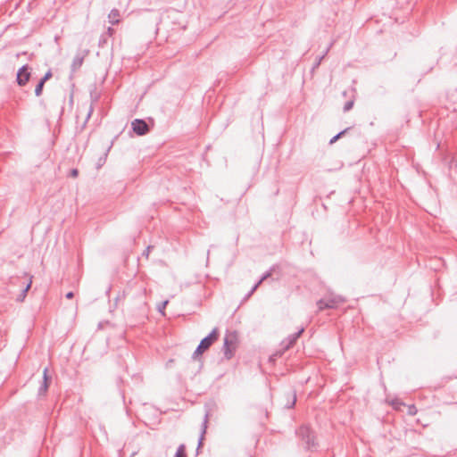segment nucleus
I'll return each instance as SVG.
<instances>
[{"label":"nucleus","instance_id":"f704fd0d","mask_svg":"<svg viewBox=\"0 0 457 457\" xmlns=\"http://www.w3.org/2000/svg\"><path fill=\"white\" fill-rule=\"evenodd\" d=\"M253 294V292H252V289L248 292V294L245 296V299H248Z\"/></svg>","mask_w":457,"mask_h":457},{"label":"nucleus","instance_id":"423d86ee","mask_svg":"<svg viewBox=\"0 0 457 457\" xmlns=\"http://www.w3.org/2000/svg\"><path fill=\"white\" fill-rule=\"evenodd\" d=\"M304 328L302 327L300 329H298L297 332L291 334L287 338H285L280 344L283 351L290 349L296 343L297 339L301 337Z\"/></svg>","mask_w":457,"mask_h":457},{"label":"nucleus","instance_id":"7ed1b4c3","mask_svg":"<svg viewBox=\"0 0 457 457\" xmlns=\"http://www.w3.org/2000/svg\"><path fill=\"white\" fill-rule=\"evenodd\" d=\"M237 337L236 332L226 334L223 340L222 351L227 360H230L237 346Z\"/></svg>","mask_w":457,"mask_h":457},{"label":"nucleus","instance_id":"473e14b6","mask_svg":"<svg viewBox=\"0 0 457 457\" xmlns=\"http://www.w3.org/2000/svg\"><path fill=\"white\" fill-rule=\"evenodd\" d=\"M47 80L48 79L45 76H43L38 82L45 85Z\"/></svg>","mask_w":457,"mask_h":457},{"label":"nucleus","instance_id":"393cba45","mask_svg":"<svg viewBox=\"0 0 457 457\" xmlns=\"http://www.w3.org/2000/svg\"><path fill=\"white\" fill-rule=\"evenodd\" d=\"M350 129H351V128H346V129H343L342 131L338 132L337 134V137H338V139L341 138Z\"/></svg>","mask_w":457,"mask_h":457},{"label":"nucleus","instance_id":"f8f14e48","mask_svg":"<svg viewBox=\"0 0 457 457\" xmlns=\"http://www.w3.org/2000/svg\"><path fill=\"white\" fill-rule=\"evenodd\" d=\"M120 12L117 9H112L110 13L108 14L109 22L112 25L118 24L120 20Z\"/></svg>","mask_w":457,"mask_h":457},{"label":"nucleus","instance_id":"c9c22d12","mask_svg":"<svg viewBox=\"0 0 457 457\" xmlns=\"http://www.w3.org/2000/svg\"><path fill=\"white\" fill-rule=\"evenodd\" d=\"M141 303H145V299H141Z\"/></svg>","mask_w":457,"mask_h":457},{"label":"nucleus","instance_id":"2eb2a0df","mask_svg":"<svg viewBox=\"0 0 457 457\" xmlns=\"http://www.w3.org/2000/svg\"><path fill=\"white\" fill-rule=\"evenodd\" d=\"M174 457H187L186 445L184 444L179 445Z\"/></svg>","mask_w":457,"mask_h":457},{"label":"nucleus","instance_id":"c85d7f7f","mask_svg":"<svg viewBox=\"0 0 457 457\" xmlns=\"http://www.w3.org/2000/svg\"><path fill=\"white\" fill-rule=\"evenodd\" d=\"M114 31H115V30H114L112 28L109 27V28L107 29L106 35H107V36H109V37H111V36H112V34L114 33Z\"/></svg>","mask_w":457,"mask_h":457},{"label":"nucleus","instance_id":"2f4dec72","mask_svg":"<svg viewBox=\"0 0 457 457\" xmlns=\"http://www.w3.org/2000/svg\"><path fill=\"white\" fill-rule=\"evenodd\" d=\"M73 296H74L73 292H68V293L66 294V295H65V297H66L67 299H71V298H73Z\"/></svg>","mask_w":457,"mask_h":457},{"label":"nucleus","instance_id":"0eeeda50","mask_svg":"<svg viewBox=\"0 0 457 457\" xmlns=\"http://www.w3.org/2000/svg\"><path fill=\"white\" fill-rule=\"evenodd\" d=\"M209 416H210V411L207 410L205 411V414H204V420H203V423H202V426H201V434H200V437H199V440H198V445H197V448H196V451L198 452L199 449L203 446V441L204 439V435L206 434V429H207V424H208V420H209Z\"/></svg>","mask_w":457,"mask_h":457},{"label":"nucleus","instance_id":"39448f33","mask_svg":"<svg viewBox=\"0 0 457 457\" xmlns=\"http://www.w3.org/2000/svg\"><path fill=\"white\" fill-rule=\"evenodd\" d=\"M30 77V68L28 64H25L18 70L16 82L20 87H23L29 81Z\"/></svg>","mask_w":457,"mask_h":457},{"label":"nucleus","instance_id":"6e6552de","mask_svg":"<svg viewBox=\"0 0 457 457\" xmlns=\"http://www.w3.org/2000/svg\"><path fill=\"white\" fill-rule=\"evenodd\" d=\"M84 62V56H81L79 54H77L72 61L71 69V72L74 73L77 70H79Z\"/></svg>","mask_w":457,"mask_h":457},{"label":"nucleus","instance_id":"f257e3e1","mask_svg":"<svg viewBox=\"0 0 457 457\" xmlns=\"http://www.w3.org/2000/svg\"><path fill=\"white\" fill-rule=\"evenodd\" d=\"M219 338V329L214 328L209 335L204 337L196 349L195 350L192 358L196 359L199 355L203 354L206 350H208L211 345L217 341Z\"/></svg>","mask_w":457,"mask_h":457},{"label":"nucleus","instance_id":"4be33fe9","mask_svg":"<svg viewBox=\"0 0 457 457\" xmlns=\"http://www.w3.org/2000/svg\"><path fill=\"white\" fill-rule=\"evenodd\" d=\"M169 301L168 300H165L163 302H162L159 306H158V311L161 312V313H163V310L165 309V307L167 306Z\"/></svg>","mask_w":457,"mask_h":457},{"label":"nucleus","instance_id":"4468645a","mask_svg":"<svg viewBox=\"0 0 457 457\" xmlns=\"http://www.w3.org/2000/svg\"><path fill=\"white\" fill-rule=\"evenodd\" d=\"M342 302H344V298H342L341 296H335V297H331V298L328 299L327 304L331 305L330 309H334L337 306V304L339 303H342Z\"/></svg>","mask_w":457,"mask_h":457},{"label":"nucleus","instance_id":"5701e85b","mask_svg":"<svg viewBox=\"0 0 457 457\" xmlns=\"http://www.w3.org/2000/svg\"><path fill=\"white\" fill-rule=\"evenodd\" d=\"M416 412H417V409H416V407L414 405L409 406L408 413L410 415H415Z\"/></svg>","mask_w":457,"mask_h":457},{"label":"nucleus","instance_id":"412c9836","mask_svg":"<svg viewBox=\"0 0 457 457\" xmlns=\"http://www.w3.org/2000/svg\"><path fill=\"white\" fill-rule=\"evenodd\" d=\"M93 112H94V107H93V104H91V105H90V107H89L88 112H87V117H86L85 122H84V124H83V126H82L83 128L86 126L87 122V121H88V120L90 119V117H91V115H92V113H93Z\"/></svg>","mask_w":457,"mask_h":457},{"label":"nucleus","instance_id":"a878e982","mask_svg":"<svg viewBox=\"0 0 457 457\" xmlns=\"http://www.w3.org/2000/svg\"><path fill=\"white\" fill-rule=\"evenodd\" d=\"M79 175V170L78 169H72L70 171V176L72 177V178H77Z\"/></svg>","mask_w":457,"mask_h":457},{"label":"nucleus","instance_id":"e433bc0d","mask_svg":"<svg viewBox=\"0 0 457 457\" xmlns=\"http://www.w3.org/2000/svg\"><path fill=\"white\" fill-rule=\"evenodd\" d=\"M97 101V96H96L93 100V102H96Z\"/></svg>","mask_w":457,"mask_h":457},{"label":"nucleus","instance_id":"1a4fd4ad","mask_svg":"<svg viewBox=\"0 0 457 457\" xmlns=\"http://www.w3.org/2000/svg\"><path fill=\"white\" fill-rule=\"evenodd\" d=\"M48 380L49 377L47 376V369L46 368L43 372V382L42 385L38 388V394H45L48 388Z\"/></svg>","mask_w":457,"mask_h":457},{"label":"nucleus","instance_id":"bb28decb","mask_svg":"<svg viewBox=\"0 0 457 457\" xmlns=\"http://www.w3.org/2000/svg\"><path fill=\"white\" fill-rule=\"evenodd\" d=\"M153 248L152 245H148L146 249L143 252V256H145L146 258L149 256L150 251Z\"/></svg>","mask_w":457,"mask_h":457},{"label":"nucleus","instance_id":"a211bd4d","mask_svg":"<svg viewBox=\"0 0 457 457\" xmlns=\"http://www.w3.org/2000/svg\"><path fill=\"white\" fill-rule=\"evenodd\" d=\"M353 104H354V99H350L349 101H347V102L345 104V105H344V107H343V111H344L345 112H349V111L353 108Z\"/></svg>","mask_w":457,"mask_h":457},{"label":"nucleus","instance_id":"6ab92c4d","mask_svg":"<svg viewBox=\"0 0 457 457\" xmlns=\"http://www.w3.org/2000/svg\"><path fill=\"white\" fill-rule=\"evenodd\" d=\"M44 84H41L40 82H38L35 87V95L36 96H40L42 95V92H43V88H44Z\"/></svg>","mask_w":457,"mask_h":457},{"label":"nucleus","instance_id":"ddd939ff","mask_svg":"<svg viewBox=\"0 0 457 457\" xmlns=\"http://www.w3.org/2000/svg\"><path fill=\"white\" fill-rule=\"evenodd\" d=\"M272 270L273 269H270V270H268L267 272H265L262 278L259 279V281L252 287V292H254L258 287L265 280L267 279L268 278H270L272 274Z\"/></svg>","mask_w":457,"mask_h":457},{"label":"nucleus","instance_id":"f03ea898","mask_svg":"<svg viewBox=\"0 0 457 457\" xmlns=\"http://www.w3.org/2000/svg\"><path fill=\"white\" fill-rule=\"evenodd\" d=\"M297 437L303 443L304 448L312 450L317 444L315 442L314 432L306 425L301 426L295 430Z\"/></svg>","mask_w":457,"mask_h":457},{"label":"nucleus","instance_id":"f3484780","mask_svg":"<svg viewBox=\"0 0 457 457\" xmlns=\"http://www.w3.org/2000/svg\"><path fill=\"white\" fill-rule=\"evenodd\" d=\"M30 286H31V281L26 286V287L21 291V293L20 294V295L18 296V300L19 301H23V299L26 297L27 295V293L29 291V289L30 288Z\"/></svg>","mask_w":457,"mask_h":457},{"label":"nucleus","instance_id":"72a5a7b5","mask_svg":"<svg viewBox=\"0 0 457 457\" xmlns=\"http://www.w3.org/2000/svg\"><path fill=\"white\" fill-rule=\"evenodd\" d=\"M47 80L48 79L45 76H43L38 82L45 85Z\"/></svg>","mask_w":457,"mask_h":457},{"label":"nucleus","instance_id":"9d476101","mask_svg":"<svg viewBox=\"0 0 457 457\" xmlns=\"http://www.w3.org/2000/svg\"><path fill=\"white\" fill-rule=\"evenodd\" d=\"M112 141L110 143V145L106 147L105 149V152L104 153V154L98 159L97 162H96V169H100L106 162V159H107V156H108V154H109V151L111 150L112 146Z\"/></svg>","mask_w":457,"mask_h":457},{"label":"nucleus","instance_id":"dca6fc26","mask_svg":"<svg viewBox=\"0 0 457 457\" xmlns=\"http://www.w3.org/2000/svg\"><path fill=\"white\" fill-rule=\"evenodd\" d=\"M319 311H323L325 309H330L331 305L327 304V300L320 299L317 302Z\"/></svg>","mask_w":457,"mask_h":457},{"label":"nucleus","instance_id":"b1692460","mask_svg":"<svg viewBox=\"0 0 457 457\" xmlns=\"http://www.w3.org/2000/svg\"><path fill=\"white\" fill-rule=\"evenodd\" d=\"M350 129H351V128H346V129H343L342 131L338 132L337 134V137H338V139L341 138Z\"/></svg>","mask_w":457,"mask_h":457},{"label":"nucleus","instance_id":"20e7f679","mask_svg":"<svg viewBox=\"0 0 457 457\" xmlns=\"http://www.w3.org/2000/svg\"><path fill=\"white\" fill-rule=\"evenodd\" d=\"M131 128L137 136H145L150 131V127L143 119H135L131 122Z\"/></svg>","mask_w":457,"mask_h":457},{"label":"nucleus","instance_id":"7c9ffc66","mask_svg":"<svg viewBox=\"0 0 457 457\" xmlns=\"http://www.w3.org/2000/svg\"><path fill=\"white\" fill-rule=\"evenodd\" d=\"M338 140V137L336 136H334L330 140H329V144L332 145L334 143H336L337 141Z\"/></svg>","mask_w":457,"mask_h":457},{"label":"nucleus","instance_id":"9b49d317","mask_svg":"<svg viewBox=\"0 0 457 457\" xmlns=\"http://www.w3.org/2000/svg\"><path fill=\"white\" fill-rule=\"evenodd\" d=\"M332 45H333V43H330V45L326 48V50L323 52V54L320 56H318L316 58V61L314 62V63L312 65V71H314L315 69L319 68V66L320 65L322 60L325 58V56L329 52Z\"/></svg>","mask_w":457,"mask_h":457},{"label":"nucleus","instance_id":"cd10ccee","mask_svg":"<svg viewBox=\"0 0 457 457\" xmlns=\"http://www.w3.org/2000/svg\"><path fill=\"white\" fill-rule=\"evenodd\" d=\"M44 76L49 80L53 77L52 71L48 70Z\"/></svg>","mask_w":457,"mask_h":457},{"label":"nucleus","instance_id":"aec40b11","mask_svg":"<svg viewBox=\"0 0 457 457\" xmlns=\"http://www.w3.org/2000/svg\"><path fill=\"white\" fill-rule=\"evenodd\" d=\"M291 403L286 404V407L288 409L293 408L296 403V395L295 392L291 395Z\"/></svg>","mask_w":457,"mask_h":457},{"label":"nucleus","instance_id":"c756f323","mask_svg":"<svg viewBox=\"0 0 457 457\" xmlns=\"http://www.w3.org/2000/svg\"><path fill=\"white\" fill-rule=\"evenodd\" d=\"M105 42H106V35L104 34V35L101 36V38L99 40V44L101 45V44H104Z\"/></svg>","mask_w":457,"mask_h":457}]
</instances>
